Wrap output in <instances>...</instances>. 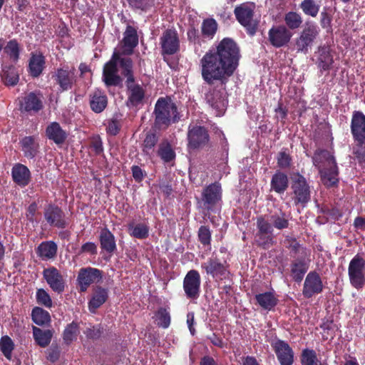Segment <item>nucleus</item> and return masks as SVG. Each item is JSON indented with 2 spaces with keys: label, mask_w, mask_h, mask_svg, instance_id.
I'll return each instance as SVG.
<instances>
[{
  "label": "nucleus",
  "mask_w": 365,
  "mask_h": 365,
  "mask_svg": "<svg viewBox=\"0 0 365 365\" xmlns=\"http://www.w3.org/2000/svg\"><path fill=\"white\" fill-rule=\"evenodd\" d=\"M240 57L237 43L232 38H224L200 59L202 78L209 86H214L205 93V100L216 115H222L226 110V85L237 70Z\"/></svg>",
  "instance_id": "obj_1"
},
{
  "label": "nucleus",
  "mask_w": 365,
  "mask_h": 365,
  "mask_svg": "<svg viewBox=\"0 0 365 365\" xmlns=\"http://www.w3.org/2000/svg\"><path fill=\"white\" fill-rule=\"evenodd\" d=\"M118 64L122 69L121 74L126 78L125 83H135L133 63L129 57H122L118 52H114L103 69V81L107 87L122 86L123 78L118 75Z\"/></svg>",
  "instance_id": "obj_2"
},
{
  "label": "nucleus",
  "mask_w": 365,
  "mask_h": 365,
  "mask_svg": "<svg viewBox=\"0 0 365 365\" xmlns=\"http://www.w3.org/2000/svg\"><path fill=\"white\" fill-rule=\"evenodd\" d=\"M154 127L158 130H165L171 124L180 120V115L175 103L169 96L159 98L153 110Z\"/></svg>",
  "instance_id": "obj_3"
},
{
  "label": "nucleus",
  "mask_w": 365,
  "mask_h": 365,
  "mask_svg": "<svg viewBox=\"0 0 365 365\" xmlns=\"http://www.w3.org/2000/svg\"><path fill=\"white\" fill-rule=\"evenodd\" d=\"M255 4L247 3L237 6L234 9V14L237 21L242 26L247 34L253 36L258 30L259 20L255 18Z\"/></svg>",
  "instance_id": "obj_4"
},
{
  "label": "nucleus",
  "mask_w": 365,
  "mask_h": 365,
  "mask_svg": "<svg viewBox=\"0 0 365 365\" xmlns=\"http://www.w3.org/2000/svg\"><path fill=\"white\" fill-rule=\"evenodd\" d=\"M274 229L272 228L266 215L257 217L256 232L254 235L253 244L257 247L268 250L275 244Z\"/></svg>",
  "instance_id": "obj_5"
},
{
  "label": "nucleus",
  "mask_w": 365,
  "mask_h": 365,
  "mask_svg": "<svg viewBox=\"0 0 365 365\" xmlns=\"http://www.w3.org/2000/svg\"><path fill=\"white\" fill-rule=\"evenodd\" d=\"M292 199L295 205L304 207L311 201V187L306 178L296 173L292 177Z\"/></svg>",
  "instance_id": "obj_6"
},
{
  "label": "nucleus",
  "mask_w": 365,
  "mask_h": 365,
  "mask_svg": "<svg viewBox=\"0 0 365 365\" xmlns=\"http://www.w3.org/2000/svg\"><path fill=\"white\" fill-rule=\"evenodd\" d=\"M51 80L60 92L71 90L76 83V69L68 66L58 68L51 73Z\"/></svg>",
  "instance_id": "obj_7"
},
{
  "label": "nucleus",
  "mask_w": 365,
  "mask_h": 365,
  "mask_svg": "<svg viewBox=\"0 0 365 365\" xmlns=\"http://www.w3.org/2000/svg\"><path fill=\"white\" fill-rule=\"evenodd\" d=\"M348 275L351 285L361 289L365 285V259L356 254L349 262Z\"/></svg>",
  "instance_id": "obj_8"
},
{
  "label": "nucleus",
  "mask_w": 365,
  "mask_h": 365,
  "mask_svg": "<svg viewBox=\"0 0 365 365\" xmlns=\"http://www.w3.org/2000/svg\"><path fill=\"white\" fill-rule=\"evenodd\" d=\"M222 187L218 182L207 185L201 194V207L207 212L214 210L215 207L222 200Z\"/></svg>",
  "instance_id": "obj_9"
},
{
  "label": "nucleus",
  "mask_w": 365,
  "mask_h": 365,
  "mask_svg": "<svg viewBox=\"0 0 365 365\" xmlns=\"http://www.w3.org/2000/svg\"><path fill=\"white\" fill-rule=\"evenodd\" d=\"M280 365H292L294 361V353L290 345L277 336L268 339Z\"/></svg>",
  "instance_id": "obj_10"
},
{
  "label": "nucleus",
  "mask_w": 365,
  "mask_h": 365,
  "mask_svg": "<svg viewBox=\"0 0 365 365\" xmlns=\"http://www.w3.org/2000/svg\"><path fill=\"white\" fill-rule=\"evenodd\" d=\"M103 272L98 268L86 267L81 268L77 276V283L80 292H86L94 283L102 282Z\"/></svg>",
  "instance_id": "obj_11"
},
{
  "label": "nucleus",
  "mask_w": 365,
  "mask_h": 365,
  "mask_svg": "<svg viewBox=\"0 0 365 365\" xmlns=\"http://www.w3.org/2000/svg\"><path fill=\"white\" fill-rule=\"evenodd\" d=\"M319 31V29L315 24H307L299 36L296 38L295 45L297 51L304 54L307 53L318 37Z\"/></svg>",
  "instance_id": "obj_12"
},
{
  "label": "nucleus",
  "mask_w": 365,
  "mask_h": 365,
  "mask_svg": "<svg viewBox=\"0 0 365 365\" xmlns=\"http://www.w3.org/2000/svg\"><path fill=\"white\" fill-rule=\"evenodd\" d=\"M160 44L163 56H170L177 53L180 48V42L176 29H165L160 38Z\"/></svg>",
  "instance_id": "obj_13"
},
{
  "label": "nucleus",
  "mask_w": 365,
  "mask_h": 365,
  "mask_svg": "<svg viewBox=\"0 0 365 365\" xmlns=\"http://www.w3.org/2000/svg\"><path fill=\"white\" fill-rule=\"evenodd\" d=\"M201 277L198 271L191 269L184 277L182 287L186 298L196 300L200 294Z\"/></svg>",
  "instance_id": "obj_14"
},
{
  "label": "nucleus",
  "mask_w": 365,
  "mask_h": 365,
  "mask_svg": "<svg viewBox=\"0 0 365 365\" xmlns=\"http://www.w3.org/2000/svg\"><path fill=\"white\" fill-rule=\"evenodd\" d=\"M43 96L41 91H32L26 94L19 102L21 113L34 115L43 108Z\"/></svg>",
  "instance_id": "obj_15"
},
{
  "label": "nucleus",
  "mask_w": 365,
  "mask_h": 365,
  "mask_svg": "<svg viewBox=\"0 0 365 365\" xmlns=\"http://www.w3.org/2000/svg\"><path fill=\"white\" fill-rule=\"evenodd\" d=\"M201 268L207 275L216 279L222 280L230 274L227 263L225 262L222 263L217 257L208 258L206 262L201 264Z\"/></svg>",
  "instance_id": "obj_16"
},
{
  "label": "nucleus",
  "mask_w": 365,
  "mask_h": 365,
  "mask_svg": "<svg viewBox=\"0 0 365 365\" xmlns=\"http://www.w3.org/2000/svg\"><path fill=\"white\" fill-rule=\"evenodd\" d=\"M43 217L48 225L51 227L63 229L68 225L64 212L56 205H48L44 208Z\"/></svg>",
  "instance_id": "obj_17"
},
{
  "label": "nucleus",
  "mask_w": 365,
  "mask_h": 365,
  "mask_svg": "<svg viewBox=\"0 0 365 365\" xmlns=\"http://www.w3.org/2000/svg\"><path fill=\"white\" fill-rule=\"evenodd\" d=\"M210 140L207 130L204 126L195 125L187 132V147L195 150L203 148Z\"/></svg>",
  "instance_id": "obj_18"
},
{
  "label": "nucleus",
  "mask_w": 365,
  "mask_h": 365,
  "mask_svg": "<svg viewBox=\"0 0 365 365\" xmlns=\"http://www.w3.org/2000/svg\"><path fill=\"white\" fill-rule=\"evenodd\" d=\"M43 277L50 288L57 294L64 292L66 280L60 271L55 267H49L43 271Z\"/></svg>",
  "instance_id": "obj_19"
},
{
  "label": "nucleus",
  "mask_w": 365,
  "mask_h": 365,
  "mask_svg": "<svg viewBox=\"0 0 365 365\" xmlns=\"http://www.w3.org/2000/svg\"><path fill=\"white\" fill-rule=\"evenodd\" d=\"M324 285L319 274L316 271L309 272L304 280L302 294L309 299L322 292Z\"/></svg>",
  "instance_id": "obj_20"
},
{
  "label": "nucleus",
  "mask_w": 365,
  "mask_h": 365,
  "mask_svg": "<svg viewBox=\"0 0 365 365\" xmlns=\"http://www.w3.org/2000/svg\"><path fill=\"white\" fill-rule=\"evenodd\" d=\"M291 37L292 33L283 25L273 26L268 31V41L274 48L286 46Z\"/></svg>",
  "instance_id": "obj_21"
},
{
  "label": "nucleus",
  "mask_w": 365,
  "mask_h": 365,
  "mask_svg": "<svg viewBox=\"0 0 365 365\" xmlns=\"http://www.w3.org/2000/svg\"><path fill=\"white\" fill-rule=\"evenodd\" d=\"M109 297V289L100 285L93 288V292L88 301V309L91 313H96V310L107 302Z\"/></svg>",
  "instance_id": "obj_22"
},
{
  "label": "nucleus",
  "mask_w": 365,
  "mask_h": 365,
  "mask_svg": "<svg viewBox=\"0 0 365 365\" xmlns=\"http://www.w3.org/2000/svg\"><path fill=\"white\" fill-rule=\"evenodd\" d=\"M319 173L321 180L326 187L330 188L337 186L339 181V172L336 163L319 169Z\"/></svg>",
  "instance_id": "obj_23"
},
{
  "label": "nucleus",
  "mask_w": 365,
  "mask_h": 365,
  "mask_svg": "<svg viewBox=\"0 0 365 365\" xmlns=\"http://www.w3.org/2000/svg\"><path fill=\"white\" fill-rule=\"evenodd\" d=\"M46 68V58L41 52L31 53L29 60L28 73L32 78H38Z\"/></svg>",
  "instance_id": "obj_24"
},
{
  "label": "nucleus",
  "mask_w": 365,
  "mask_h": 365,
  "mask_svg": "<svg viewBox=\"0 0 365 365\" xmlns=\"http://www.w3.org/2000/svg\"><path fill=\"white\" fill-rule=\"evenodd\" d=\"M351 133L354 140L365 139V115L359 110L353 112Z\"/></svg>",
  "instance_id": "obj_25"
},
{
  "label": "nucleus",
  "mask_w": 365,
  "mask_h": 365,
  "mask_svg": "<svg viewBox=\"0 0 365 365\" xmlns=\"http://www.w3.org/2000/svg\"><path fill=\"white\" fill-rule=\"evenodd\" d=\"M128 90L127 106L129 107H137L142 103L145 98V90L138 83H125Z\"/></svg>",
  "instance_id": "obj_26"
},
{
  "label": "nucleus",
  "mask_w": 365,
  "mask_h": 365,
  "mask_svg": "<svg viewBox=\"0 0 365 365\" xmlns=\"http://www.w3.org/2000/svg\"><path fill=\"white\" fill-rule=\"evenodd\" d=\"M11 176L14 182L24 187L31 181V172L29 169L21 163H16L11 169Z\"/></svg>",
  "instance_id": "obj_27"
},
{
  "label": "nucleus",
  "mask_w": 365,
  "mask_h": 365,
  "mask_svg": "<svg viewBox=\"0 0 365 365\" xmlns=\"http://www.w3.org/2000/svg\"><path fill=\"white\" fill-rule=\"evenodd\" d=\"M123 53L127 55L132 54L133 49L138 44V35L137 29L130 25L126 26L125 31L123 34Z\"/></svg>",
  "instance_id": "obj_28"
},
{
  "label": "nucleus",
  "mask_w": 365,
  "mask_h": 365,
  "mask_svg": "<svg viewBox=\"0 0 365 365\" xmlns=\"http://www.w3.org/2000/svg\"><path fill=\"white\" fill-rule=\"evenodd\" d=\"M19 144L24 156L27 159H34L39 152V143L35 136H25Z\"/></svg>",
  "instance_id": "obj_29"
},
{
  "label": "nucleus",
  "mask_w": 365,
  "mask_h": 365,
  "mask_svg": "<svg viewBox=\"0 0 365 365\" xmlns=\"http://www.w3.org/2000/svg\"><path fill=\"white\" fill-rule=\"evenodd\" d=\"M46 135L56 145L63 144L68 138V133L58 122H52L46 127Z\"/></svg>",
  "instance_id": "obj_30"
},
{
  "label": "nucleus",
  "mask_w": 365,
  "mask_h": 365,
  "mask_svg": "<svg viewBox=\"0 0 365 365\" xmlns=\"http://www.w3.org/2000/svg\"><path fill=\"white\" fill-rule=\"evenodd\" d=\"M156 153L164 163H170L176 158L175 150L167 138L163 139L158 144Z\"/></svg>",
  "instance_id": "obj_31"
},
{
  "label": "nucleus",
  "mask_w": 365,
  "mask_h": 365,
  "mask_svg": "<svg viewBox=\"0 0 365 365\" xmlns=\"http://www.w3.org/2000/svg\"><path fill=\"white\" fill-rule=\"evenodd\" d=\"M289 187V178L286 173L277 170L272 177L270 190L279 195L284 194Z\"/></svg>",
  "instance_id": "obj_32"
},
{
  "label": "nucleus",
  "mask_w": 365,
  "mask_h": 365,
  "mask_svg": "<svg viewBox=\"0 0 365 365\" xmlns=\"http://www.w3.org/2000/svg\"><path fill=\"white\" fill-rule=\"evenodd\" d=\"M312 163L319 170L324 167H328L336 162L334 157L329 150L325 149H317L312 156Z\"/></svg>",
  "instance_id": "obj_33"
},
{
  "label": "nucleus",
  "mask_w": 365,
  "mask_h": 365,
  "mask_svg": "<svg viewBox=\"0 0 365 365\" xmlns=\"http://www.w3.org/2000/svg\"><path fill=\"white\" fill-rule=\"evenodd\" d=\"M90 107L91 109L96 113L103 112L108 105V98L105 93L100 90L96 89L90 94Z\"/></svg>",
  "instance_id": "obj_34"
},
{
  "label": "nucleus",
  "mask_w": 365,
  "mask_h": 365,
  "mask_svg": "<svg viewBox=\"0 0 365 365\" xmlns=\"http://www.w3.org/2000/svg\"><path fill=\"white\" fill-rule=\"evenodd\" d=\"M99 242L101 250L107 253L112 254L117 250L115 236L106 227L100 232Z\"/></svg>",
  "instance_id": "obj_35"
},
{
  "label": "nucleus",
  "mask_w": 365,
  "mask_h": 365,
  "mask_svg": "<svg viewBox=\"0 0 365 365\" xmlns=\"http://www.w3.org/2000/svg\"><path fill=\"white\" fill-rule=\"evenodd\" d=\"M58 246L53 241H44L40 243L36 249V252L41 259L48 260L56 257Z\"/></svg>",
  "instance_id": "obj_36"
},
{
  "label": "nucleus",
  "mask_w": 365,
  "mask_h": 365,
  "mask_svg": "<svg viewBox=\"0 0 365 365\" xmlns=\"http://www.w3.org/2000/svg\"><path fill=\"white\" fill-rule=\"evenodd\" d=\"M255 299L259 306L264 310H274L279 299L274 292H265L255 295Z\"/></svg>",
  "instance_id": "obj_37"
},
{
  "label": "nucleus",
  "mask_w": 365,
  "mask_h": 365,
  "mask_svg": "<svg viewBox=\"0 0 365 365\" xmlns=\"http://www.w3.org/2000/svg\"><path fill=\"white\" fill-rule=\"evenodd\" d=\"M159 134L155 131H148L142 143V152L144 155L151 158L154 153V149L159 141Z\"/></svg>",
  "instance_id": "obj_38"
},
{
  "label": "nucleus",
  "mask_w": 365,
  "mask_h": 365,
  "mask_svg": "<svg viewBox=\"0 0 365 365\" xmlns=\"http://www.w3.org/2000/svg\"><path fill=\"white\" fill-rule=\"evenodd\" d=\"M266 218L273 229L282 230L288 228L289 226L288 215L284 212L280 211L270 215H266Z\"/></svg>",
  "instance_id": "obj_39"
},
{
  "label": "nucleus",
  "mask_w": 365,
  "mask_h": 365,
  "mask_svg": "<svg viewBox=\"0 0 365 365\" xmlns=\"http://www.w3.org/2000/svg\"><path fill=\"white\" fill-rule=\"evenodd\" d=\"M1 78L6 86H16L19 80V71L12 65L4 66L1 72Z\"/></svg>",
  "instance_id": "obj_40"
},
{
  "label": "nucleus",
  "mask_w": 365,
  "mask_h": 365,
  "mask_svg": "<svg viewBox=\"0 0 365 365\" xmlns=\"http://www.w3.org/2000/svg\"><path fill=\"white\" fill-rule=\"evenodd\" d=\"M33 336L36 343L41 347L45 348L51 343L53 331L51 329H41L33 327Z\"/></svg>",
  "instance_id": "obj_41"
},
{
  "label": "nucleus",
  "mask_w": 365,
  "mask_h": 365,
  "mask_svg": "<svg viewBox=\"0 0 365 365\" xmlns=\"http://www.w3.org/2000/svg\"><path fill=\"white\" fill-rule=\"evenodd\" d=\"M307 269L308 266L304 258H298L291 264V272L296 282H302Z\"/></svg>",
  "instance_id": "obj_42"
},
{
  "label": "nucleus",
  "mask_w": 365,
  "mask_h": 365,
  "mask_svg": "<svg viewBox=\"0 0 365 365\" xmlns=\"http://www.w3.org/2000/svg\"><path fill=\"white\" fill-rule=\"evenodd\" d=\"M218 24L214 19H205L201 24V34L204 38L211 40L216 34Z\"/></svg>",
  "instance_id": "obj_43"
},
{
  "label": "nucleus",
  "mask_w": 365,
  "mask_h": 365,
  "mask_svg": "<svg viewBox=\"0 0 365 365\" xmlns=\"http://www.w3.org/2000/svg\"><path fill=\"white\" fill-rule=\"evenodd\" d=\"M32 321L38 326H46L51 322V316L48 312L40 307H35L31 311Z\"/></svg>",
  "instance_id": "obj_44"
},
{
  "label": "nucleus",
  "mask_w": 365,
  "mask_h": 365,
  "mask_svg": "<svg viewBox=\"0 0 365 365\" xmlns=\"http://www.w3.org/2000/svg\"><path fill=\"white\" fill-rule=\"evenodd\" d=\"M333 63V56L331 54L329 49L327 48H321L319 50V55L317 62V66L321 69V71H329L331 68Z\"/></svg>",
  "instance_id": "obj_45"
},
{
  "label": "nucleus",
  "mask_w": 365,
  "mask_h": 365,
  "mask_svg": "<svg viewBox=\"0 0 365 365\" xmlns=\"http://www.w3.org/2000/svg\"><path fill=\"white\" fill-rule=\"evenodd\" d=\"M79 334V326L76 322L66 325L63 331L62 338L64 344L70 345L73 341L76 340Z\"/></svg>",
  "instance_id": "obj_46"
},
{
  "label": "nucleus",
  "mask_w": 365,
  "mask_h": 365,
  "mask_svg": "<svg viewBox=\"0 0 365 365\" xmlns=\"http://www.w3.org/2000/svg\"><path fill=\"white\" fill-rule=\"evenodd\" d=\"M128 229L130 235L137 239H145L149 235V227L143 223H138L135 226L130 223L128 225Z\"/></svg>",
  "instance_id": "obj_47"
},
{
  "label": "nucleus",
  "mask_w": 365,
  "mask_h": 365,
  "mask_svg": "<svg viewBox=\"0 0 365 365\" xmlns=\"http://www.w3.org/2000/svg\"><path fill=\"white\" fill-rule=\"evenodd\" d=\"M169 308L160 307L155 314L157 325L163 329H168L171 322Z\"/></svg>",
  "instance_id": "obj_48"
},
{
  "label": "nucleus",
  "mask_w": 365,
  "mask_h": 365,
  "mask_svg": "<svg viewBox=\"0 0 365 365\" xmlns=\"http://www.w3.org/2000/svg\"><path fill=\"white\" fill-rule=\"evenodd\" d=\"M15 344L13 340L8 335L2 336L0 339V351L4 357L11 360L12 358V352L14 350Z\"/></svg>",
  "instance_id": "obj_49"
},
{
  "label": "nucleus",
  "mask_w": 365,
  "mask_h": 365,
  "mask_svg": "<svg viewBox=\"0 0 365 365\" xmlns=\"http://www.w3.org/2000/svg\"><path fill=\"white\" fill-rule=\"evenodd\" d=\"M299 8L305 15L314 18L319 14L320 5L316 0H303L299 4Z\"/></svg>",
  "instance_id": "obj_50"
},
{
  "label": "nucleus",
  "mask_w": 365,
  "mask_h": 365,
  "mask_svg": "<svg viewBox=\"0 0 365 365\" xmlns=\"http://www.w3.org/2000/svg\"><path fill=\"white\" fill-rule=\"evenodd\" d=\"M352 153L359 164H365V139L354 140Z\"/></svg>",
  "instance_id": "obj_51"
},
{
  "label": "nucleus",
  "mask_w": 365,
  "mask_h": 365,
  "mask_svg": "<svg viewBox=\"0 0 365 365\" xmlns=\"http://www.w3.org/2000/svg\"><path fill=\"white\" fill-rule=\"evenodd\" d=\"M302 365H318L319 360L314 349H304L300 356Z\"/></svg>",
  "instance_id": "obj_52"
},
{
  "label": "nucleus",
  "mask_w": 365,
  "mask_h": 365,
  "mask_svg": "<svg viewBox=\"0 0 365 365\" xmlns=\"http://www.w3.org/2000/svg\"><path fill=\"white\" fill-rule=\"evenodd\" d=\"M284 21L289 29H296L301 26L302 19L299 14L295 11H289L285 14Z\"/></svg>",
  "instance_id": "obj_53"
},
{
  "label": "nucleus",
  "mask_w": 365,
  "mask_h": 365,
  "mask_svg": "<svg viewBox=\"0 0 365 365\" xmlns=\"http://www.w3.org/2000/svg\"><path fill=\"white\" fill-rule=\"evenodd\" d=\"M36 303L46 308H51L53 302L50 294L43 288L37 289L36 292Z\"/></svg>",
  "instance_id": "obj_54"
},
{
  "label": "nucleus",
  "mask_w": 365,
  "mask_h": 365,
  "mask_svg": "<svg viewBox=\"0 0 365 365\" xmlns=\"http://www.w3.org/2000/svg\"><path fill=\"white\" fill-rule=\"evenodd\" d=\"M277 166L282 170L289 169L292 165V158L287 149L281 150L277 156Z\"/></svg>",
  "instance_id": "obj_55"
},
{
  "label": "nucleus",
  "mask_w": 365,
  "mask_h": 365,
  "mask_svg": "<svg viewBox=\"0 0 365 365\" xmlns=\"http://www.w3.org/2000/svg\"><path fill=\"white\" fill-rule=\"evenodd\" d=\"M197 237H198L199 242L204 247H210L212 232L210 229V227L207 225H201L199 227V230L197 232Z\"/></svg>",
  "instance_id": "obj_56"
},
{
  "label": "nucleus",
  "mask_w": 365,
  "mask_h": 365,
  "mask_svg": "<svg viewBox=\"0 0 365 365\" xmlns=\"http://www.w3.org/2000/svg\"><path fill=\"white\" fill-rule=\"evenodd\" d=\"M4 52L9 56L14 61H17L19 58V46L16 40H10L4 46Z\"/></svg>",
  "instance_id": "obj_57"
},
{
  "label": "nucleus",
  "mask_w": 365,
  "mask_h": 365,
  "mask_svg": "<svg viewBox=\"0 0 365 365\" xmlns=\"http://www.w3.org/2000/svg\"><path fill=\"white\" fill-rule=\"evenodd\" d=\"M127 1L131 7L146 11L154 6L155 0H127Z\"/></svg>",
  "instance_id": "obj_58"
},
{
  "label": "nucleus",
  "mask_w": 365,
  "mask_h": 365,
  "mask_svg": "<svg viewBox=\"0 0 365 365\" xmlns=\"http://www.w3.org/2000/svg\"><path fill=\"white\" fill-rule=\"evenodd\" d=\"M103 332V328L101 324H97L87 328L84 331L86 337L91 339H98Z\"/></svg>",
  "instance_id": "obj_59"
},
{
  "label": "nucleus",
  "mask_w": 365,
  "mask_h": 365,
  "mask_svg": "<svg viewBox=\"0 0 365 365\" xmlns=\"http://www.w3.org/2000/svg\"><path fill=\"white\" fill-rule=\"evenodd\" d=\"M187 40L192 43H200L198 30L193 26H191L187 31Z\"/></svg>",
  "instance_id": "obj_60"
},
{
  "label": "nucleus",
  "mask_w": 365,
  "mask_h": 365,
  "mask_svg": "<svg viewBox=\"0 0 365 365\" xmlns=\"http://www.w3.org/2000/svg\"><path fill=\"white\" fill-rule=\"evenodd\" d=\"M131 171L133 177L137 182H142L146 175L145 171L142 170L138 165H133L131 167Z\"/></svg>",
  "instance_id": "obj_61"
},
{
  "label": "nucleus",
  "mask_w": 365,
  "mask_h": 365,
  "mask_svg": "<svg viewBox=\"0 0 365 365\" xmlns=\"http://www.w3.org/2000/svg\"><path fill=\"white\" fill-rule=\"evenodd\" d=\"M60 357V349L57 345H52L48 349L47 359L52 363L58 360Z\"/></svg>",
  "instance_id": "obj_62"
},
{
  "label": "nucleus",
  "mask_w": 365,
  "mask_h": 365,
  "mask_svg": "<svg viewBox=\"0 0 365 365\" xmlns=\"http://www.w3.org/2000/svg\"><path fill=\"white\" fill-rule=\"evenodd\" d=\"M320 25L323 29H331L332 16L326 11H323L320 15Z\"/></svg>",
  "instance_id": "obj_63"
},
{
  "label": "nucleus",
  "mask_w": 365,
  "mask_h": 365,
  "mask_svg": "<svg viewBox=\"0 0 365 365\" xmlns=\"http://www.w3.org/2000/svg\"><path fill=\"white\" fill-rule=\"evenodd\" d=\"M82 253H88L90 255H94L97 254V246L94 242H88L84 243L80 250V254Z\"/></svg>",
  "instance_id": "obj_64"
}]
</instances>
